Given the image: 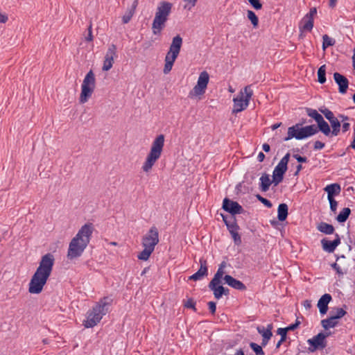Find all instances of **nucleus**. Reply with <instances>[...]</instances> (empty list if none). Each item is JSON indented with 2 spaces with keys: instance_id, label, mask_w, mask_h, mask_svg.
I'll use <instances>...</instances> for the list:
<instances>
[{
  "instance_id": "f257e3e1",
  "label": "nucleus",
  "mask_w": 355,
  "mask_h": 355,
  "mask_svg": "<svg viewBox=\"0 0 355 355\" xmlns=\"http://www.w3.org/2000/svg\"><path fill=\"white\" fill-rule=\"evenodd\" d=\"M54 256L48 253L42 257L39 266L32 276L29 283L28 292L39 294L50 277L54 265Z\"/></svg>"
},
{
  "instance_id": "f03ea898",
  "label": "nucleus",
  "mask_w": 355,
  "mask_h": 355,
  "mask_svg": "<svg viewBox=\"0 0 355 355\" xmlns=\"http://www.w3.org/2000/svg\"><path fill=\"white\" fill-rule=\"evenodd\" d=\"M93 231L94 225L92 223H86L81 227L69 243L67 255L69 260L77 259L83 254L90 241Z\"/></svg>"
},
{
  "instance_id": "7ed1b4c3",
  "label": "nucleus",
  "mask_w": 355,
  "mask_h": 355,
  "mask_svg": "<svg viewBox=\"0 0 355 355\" xmlns=\"http://www.w3.org/2000/svg\"><path fill=\"white\" fill-rule=\"evenodd\" d=\"M164 146V136L159 135L153 140L149 153L142 165V170L149 173L157 161L160 158Z\"/></svg>"
},
{
  "instance_id": "20e7f679",
  "label": "nucleus",
  "mask_w": 355,
  "mask_h": 355,
  "mask_svg": "<svg viewBox=\"0 0 355 355\" xmlns=\"http://www.w3.org/2000/svg\"><path fill=\"white\" fill-rule=\"evenodd\" d=\"M172 4L169 2L162 1L159 3L152 24V31L154 35H158L164 28L171 11Z\"/></svg>"
},
{
  "instance_id": "39448f33",
  "label": "nucleus",
  "mask_w": 355,
  "mask_h": 355,
  "mask_svg": "<svg viewBox=\"0 0 355 355\" xmlns=\"http://www.w3.org/2000/svg\"><path fill=\"white\" fill-rule=\"evenodd\" d=\"M182 45V38L181 36L179 35L175 36L165 57V64L163 69L164 74H168L171 71L173 64L180 52Z\"/></svg>"
},
{
  "instance_id": "423d86ee",
  "label": "nucleus",
  "mask_w": 355,
  "mask_h": 355,
  "mask_svg": "<svg viewBox=\"0 0 355 355\" xmlns=\"http://www.w3.org/2000/svg\"><path fill=\"white\" fill-rule=\"evenodd\" d=\"M109 302L107 299L101 300L87 314V320L84 322L86 328H91L96 326L107 311Z\"/></svg>"
},
{
  "instance_id": "0eeeda50",
  "label": "nucleus",
  "mask_w": 355,
  "mask_h": 355,
  "mask_svg": "<svg viewBox=\"0 0 355 355\" xmlns=\"http://www.w3.org/2000/svg\"><path fill=\"white\" fill-rule=\"evenodd\" d=\"M318 132V128L314 125L302 127V124L297 123L288 128L287 136L284 139V140L288 141L293 138L301 140L314 135Z\"/></svg>"
},
{
  "instance_id": "6e6552de",
  "label": "nucleus",
  "mask_w": 355,
  "mask_h": 355,
  "mask_svg": "<svg viewBox=\"0 0 355 355\" xmlns=\"http://www.w3.org/2000/svg\"><path fill=\"white\" fill-rule=\"evenodd\" d=\"M96 86V78L94 73L90 70L83 79L81 85V93L80 95V103H85L92 96Z\"/></svg>"
},
{
  "instance_id": "1a4fd4ad",
  "label": "nucleus",
  "mask_w": 355,
  "mask_h": 355,
  "mask_svg": "<svg viewBox=\"0 0 355 355\" xmlns=\"http://www.w3.org/2000/svg\"><path fill=\"white\" fill-rule=\"evenodd\" d=\"M253 95L250 86H246L241 90L238 96L233 99V113H238L244 110L249 105L250 100Z\"/></svg>"
},
{
  "instance_id": "9d476101",
  "label": "nucleus",
  "mask_w": 355,
  "mask_h": 355,
  "mask_svg": "<svg viewBox=\"0 0 355 355\" xmlns=\"http://www.w3.org/2000/svg\"><path fill=\"white\" fill-rule=\"evenodd\" d=\"M209 81V75L206 71H202L198 78L197 84L189 92V96L191 98L202 96L205 93L207 85Z\"/></svg>"
},
{
  "instance_id": "9b49d317",
  "label": "nucleus",
  "mask_w": 355,
  "mask_h": 355,
  "mask_svg": "<svg viewBox=\"0 0 355 355\" xmlns=\"http://www.w3.org/2000/svg\"><path fill=\"white\" fill-rule=\"evenodd\" d=\"M289 158L290 154L287 153L275 166L272 173V182L275 186L278 185L283 180L284 175L288 168Z\"/></svg>"
},
{
  "instance_id": "f8f14e48",
  "label": "nucleus",
  "mask_w": 355,
  "mask_h": 355,
  "mask_svg": "<svg viewBox=\"0 0 355 355\" xmlns=\"http://www.w3.org/2000/svg\"><path fill=\"white\" fill-rule=\"evenodd\" d=\"M159 243V232L155 227H151L148 233L143 237V247L154 250L155 245Z\"/></svg>"
},
{
  "instance_id": "ddd939ff",
  "label": "nucleus",
  "mask_w": 355,
  "mask_h": 355,
  "mask_svg": "<svg viewBox=\"0 0 355 355\" xmlns=\"http://www.w3.org/2000/svg\"><path fill=\"white\" fill-rule=\"evenodd\" d=\"M330 335V333L320 332L318 335L313 336L311 339L308 340L310 345L313 347L314 351L317 349H324L326 347V338Z\"/></svg>"
},
{
  "instance_id": "4468645a",
  "label": "nucleus",
  "mask_w": 355,
  "mask_h": 355,
  "mask_svg": "<svg viewBox=\"0 0 355 355\" xmlns=\"http://www.w3.org/2000/svg\"><path fill=\"white\" fill-rule=\"evenodd\" d=\"M223 209L232 215L241 214L243 211V207L235 201L225 198L223 202Z\"/></svg>"
},
{
  "instance_id": "2eb2a0df",
  "label": "nucleus",
  "mask_w": 355,
  "mask_h": 355,
  "mask_svg": "<svg viewBox=\"0 0 355 355\" xmlns=\"http://www.w3.org/2000/svg\"><path fill=\"white\" fill-rule=\"evenodd\" d=\"M340 243V239L338 234H336V239L333 241H329L326 239L321 240L322 249L329 253L333 252Z\"/></svg>"
},
{
  "instance_id": "dca6fc26",
  "label": "nucleus",
  "mask_w": 355,
  "mask_h": 355,
  "mask_svg": "<svg viewBox=\"0 0 355 355\" xmlns=\"http://www.w3.org/2000/svg\"><path fill=\"white\" fill-rule=\"evenodd\" d=\"M334 78L339 87V92L341 94L346 93L349 85V81L347 78L342 74L336 72L334 73Z\"/></svg>"
},
{
  "instance_id": "f3484780",
  "label": "nucleus",
  "mask_w": 355,
  "mask_h": 355,
  "mask_svg": "<svg viewBox=\"0 0 355 355\" xmlns=\"http://www.w3.org/2000/svg\"><path fill=\"white\" fill-rule=\"evenodd\" d=\"M332 297L330 294H324L318 300L317 306L321 314H325L328 311V304L331 301Z\"/></svg>"
},
{
  "instance_id": "a211bd4d",
  "label": "nucleus",
  "mask_w": 355,
  "mask_h": 355,
  "mask_svg": "<svg viewBox=\"0 0 355 355\" xmlns=\"http://www.w3.org/2000/svg\"><path fill=\"white\" fill-rule=\"evenodd\" d=\"M221 280L214 281V279L209 284V288L214 292V297L216 299H220L225 293V288L220 285Z\"/></svg>"
},
{
  "instance_id": "6ab92c4d",
  "label": "nucleus",
  "mask_w": 355,
  "mask_h": 355,
  "mask_svg": "<svg viewBox=\"0 0 355 355\" xmlns=\"http://www.w3.org/2000/svg\"><path fill=\"white\" fill-rule=\"evenodd\" d=\"M225 283L233 288L243 291L246 288L245 286L239 280H237L229 275L223 277Z\"/></svg>"
},
{
  "instance_id": "aec40b11",
  "label": "nucleus",
  "mask_w": 355,
  "mask_h": 355,
  "mask_svg": "<svg viewBox=\"0 0 355 355\" xmlns=\"http://www.w3.org/2000/svg\"><path fill=\"white\" fill-rule=\"evenodd\" d=\"M207 275V268L206 266V261L200 260V268L193 275L189 277L190 280L197 281L201 279L205 276Z\"/></svg>"
},
{
  "instance_id": "412c9836",
  "label": "nucleus",
  "mask_w": 355,
  "mask_h": 355,
  "mask_svg": "<svg viewBox=\"0 0 355 355\" xmlns=\"http://www.w3.org/2000/svg\"><path fill=\"white\" fill-rule=\"evenodd\" d=\"M324 190L327 193V198L333 199L334 196L340 193L341 188L340 184L336 183L327 185L324 187Z\"/></svg>"
},
{
  "instance_id": "4be33fe9",
  "label": "nucleus",
  "mask_w": 355,
  "mask_h": 355,
  "mask_svg": "<svg viewBox=\"0 0 355 355\" xmlns=\"http://www.w3.org/2000/svg\"><path fill=\"white\" fill-rule=\"evenodd\" d=\"M227 227L234 241V243L236 245H239L241 243V239L237 232L239 229L237 225L232 222V223H227Z\"/></svg>"
},
{
  "instance_id": "5701e85b",
  "label": "nucleus",
  "mask_w": 355,
  "mask_h": 355,
  "mask_svg": "<svg viewBox=\"0 0 355 355\" xmlns=\"http://www.w3.org/2000/svg\"><path fill=\"white\" fill-rule=\"evenodd\" d=\"M117 57L116 46L112 44L109 46L107 51L105 55L104 60L114 62V59Z\"/></svg>"
},
{
  "instance_id": "b1692460",
  "label": "nucleus",
  "mask_w": 355,
  "mask_h": 355,
  "mask_svg": "<svg viewBox=\"0 0 355 355\" xmlns=\"http://www.w3.org/2000/svg\"><path fill=\"white\" fill-rule=\"evenodd\" d=\"M313 26V19L310 18L309 17L304 16L302 19L300 24V29L301 31H311Z\"/></svg>"
},
{
  "instance_id": "393cba45",
  "label": "nucleus",
  "mask_w": 355,
  "mask_h": 355,
  "mask_svg": "<svg viewBox=\"0 0 355 355\" xmlns=\"http://www.w3.org/2000/svg\"><path fill=\"white\" fill-rule=\"evenodd\" d=\"M260 182V189L263 192L267 191L269 189L271 184L273 183L272 180H270L269 175L266 173H263L261 176Z\"/></svg>"
},
{
  "instance_id": "a878e982",
  "label": "nucleus",
  "mask_w": 355,
  "mask_h": 355,
  "mask_svg": "<svg viewBox=\"0 0 355 355\" xmlns=\"http://www.w3.org/2000/svg\"><path fill=\"white\" fill-rule=\"evenodd\" d=\"M288 205L285 203H282L278 206L277 218L279 221L286 220L288 216Z\"/></svg>"
},
{
  "instance_id": "bb28decb",
  "label": "nucleus",
  "mask_w": 355,
  "mask_h": 355,
  "mask_svg": "<svg viewBox=\"0 0 355 355\" xmlns=\"http://www.w3.org/2000/svg\"><path fill=\"white\" fill-rule=\"evenodd\" d=\"M338 320L333 315L329 317V318L324 319L321 321L322 327L324 329H328L329 328H334L338 324Z\"/></svg>"
},
{
  "instance_id": "cd10ccee",
  "label": "nucleus",
  "mask_w": 355,
  "mask_h": 355,
  "mask_svg": "<svg viewBox=\"0 0 355 355\" xmlns=\"http://www.w3.org/2000/svg\"><path fill=\"white\" fill-rule=\"evenodd\" d=\"M318 230L326 234H331L334 232V227L333 225L326 223H320L318 227Z\"/></svg>"
},
{
  "instance_id": "c85d7f7f",
  "label": "nucleus",
  "mask_w": 355,
  "mask_h": 355,
  "mask_svg": "<svg viewBox=\"0 0 355 355\" xmlns=\"http://www.w3.org/2000/svg\"><path fill=\"white\" fill-rule=\"evenodd\" d=\"M272 325L271 324H268L267 328L265 329L264 327H257L258 332L261 334L263 338H270L272 336Z\"/></svg>"
},
{
  "instance_id": "c756f323",
  "label": "nucleus",
  "mask_w": 355,
  "mask_h": 355,
  "mask_svg": "<svg viewBox=\"0 0 355 355\" xmlns=\"http://www.w3.org/2000/svg\"><path fill=\"white\" fill-rule=\"evenodd\" d=\"M351 213V210L349 208H344L338 215L336 219L339 223H343L347 220L349 214Z\"/></svg>"
},
{
  "instance_id": "7c9ffc66",
  "label": "nucleus",
  "mask_w": 355,
  "mask_h": 355,
  "mask_svg": "<svg viewBox=\"0 0 355 355\" xmlns=\"http://www.w3.org/2000/svg\"><path fill=\"white\" fill-rule=\"evenodd\" d=\"M226 262L225 261H223L220 266H219V268L216 272V273L214 275V281L216 282V281H218V280H221L223 277V275L225 274V271H224V269L226 267Z\"/></svg>"
},
{
  "instance_id": "2f4dec72",
  "label": "nucleus",
  "mask_w": 355,
  "mask_h": 355,
  "mask_svg": "<svg viewBox=\"0 0 355 355\" xmlns=\"http://www.w3.org/2000/svg\"><path fill=\"white\" fill-rule=\"evenodd\" d=\"M153 251V249L144 247V250L138 254L137 257L140 260L147 261Z\"/></svg>"
},
{
  "instance_id": "473e14b6",
  "label": "nucleus",
  "mask_w": 355,
  "mask_h": 355,
  "mask_svg": "<svg viewBox=\"0 0 355 355\" xmlns=\"http://www.w3.org/2000/svg\"><path fill=\"white\" fill-rule=\"evenodd\" d=\"M318 130H320L324 135L328 136L331 133V129L329 124L323 120L318 124Z\"/></svg>"
},
{
  "instance_id": "72a5a7b5",
  "label": "nucleus",
  "mask_w": 355,
  "mask_h": 355,
  "mask_svg": "<svg viewBox=\"0 0 355 355\" xmlns=\"http://www.w3.org/2000/svg\"><path fill=\"white\" fill-rule=\"evenodd\" d=\"M331 123V125L332 127V135L334 136H337L340 132V123L338 120V119L336 118L334 120L331 121L329 122Z\"/></svg>"
},
{
  "instance_id": "f704fd0d",
  "label": "nucleus",
  "mask_w": 355,
  "mask_h": 355,
  "mask_svg": "<svg viewBox=\"0 0 355 355\" xmlns=\"http://www.w3.org/2000/svg\"><path fill=\"white\" fill-rule=\"evenodd\" d=\"M326 67L325 65L321 66L318 71V82L321 84L325 83L326 81Z\"/></svg>"
},
{
  "instance_id": "c9c22d12",
  "label": "nucleus",
  "mask_w": 355,
  "mask_h": 355,
  "mask_svg": "<svg viewBox=\"0 0 355 355\" xmlns=\"http://www.w3.org/2000/svg\"><path fill=\"white\" fill-rule=\"evenodd\" d=\"M323 43H322V49L325 50L328 46H331L334 45L335 40L329 37L327 35H324L322 36Z\"/></svg>"
},
{
  "instance_id": "e433bc0d",
  "label": "nucleus",
  "mask_w": 355,
  "mask_h": 355,
  "mask_svg": "<svg viewBox=\"0 0 355 355\" xmlns=\"http://www.w3.org/2000/svg\"><path fill=\"white\" fill-rule=\"evenodd\" d=\"M248 18L250 20L251 23L252 24L254 27H257L258 26L259 19L255 13L252 10H248Z\"/></svg>"
},
{
  "instance_id": "4c0bfd02",
  "label": "nucleus",
  "mask_w": 355,
  "mask_h": 355,
  "mask_svg": "<svg viewBox=\"0 0 355 355\" xmlns=\"http://www.w3.org/2000/svg\"><path fill=\"white\" fill-rule=\"evenodd\" d=\"M320 111L329 122L336 118L334 116V113L328 109L320 110Z\"/></svg>"
},
{
  "instance_id": "58836bf2",
  "label": "nucleus",
  "mask_w": 355,
  "mask_h": 355,
  "mask_svg": "<svg viewBox=\"0 0 355 355\" xmlns=\"http://www.w3.org/2000/svg\"><path fill=\"white\" fill-rule=\"evenodd\" d=\"M250 346L257 355H264V352L260 345L254 343H251Z\"/></svg>"
},
{
  "instance_id": "ea45409f",
  "label": "nucleus",
  "mask_w": 355,
  "mask_h": 355,
  "mask_svg": "<svg viewBox=\"0 0 355 355\" xmlns=\"http://www.w3.org/2000/svg\"><path fill=\"white\" fill-rule=\"evenodd\" d=\"M134 10L130 9L126 11V12L125 13L122 18L123 24H127L130 21V20L131 19L132 17L134 15Z\"/></svg>"
},
{
  "instance_id": "a19ab883",
  "label": "nucleus",
  "mask_w": 355,
  "mask_h": 355,
  "mask_svg": "<svg viewBox=\"0 0 355 355\" xmlns=\"http://www.w3.org/2000/svg\"><path fill=\"white\" fill-rule=\"evenodd\" d=\"M346 311L343 309L342 308H336V313L332 315L336 319L338 320V319L343 318L345 314Z\"/></svg>"
},
{
  "instance_id": "79ce46f5",
  "label": "nucleus",
  "mask_w": 355,
  "mask_h": 355,
  "mask_svg": "<svg viewBox=\"0 0 355 355\" xmlns=\"http://www.w3.org/2000/svg\"><path fill=\"white\" fill-rule=\"evenodd\" d=\"M113 64L114 63L111 62L110 61H107V60H103V67H102V70L103 71H109L110 69H112V67L113 66Z\"/></svg>"
},
{
  "instance_id": "37998d69",
  "label": "nucleus",
  "mask_w": 355,
  "mask_h": 355,
  "mask_svg": "<svg viewBox=\"0 0 355 355\" xmlns=\"http://www.w3.org/2000/svg\"><path fill=\"white\" fill-rule=\"evenodd\" d=\"M287 332L288 331L286 328H279L277 329V334L281 336L282 341L286 340Z\"/></svg>"
},
{
  "instance_id": "c03bdc74",
  "label": "nucleus",
  "mask_w": 355,
  "mask_h": 355,
  "mask_svg": "<svg viewBox=\"0 0 355 355\" xmlns=\"http://www.w3.org/2000/svg\"><path fill=\"white\" fill-rule=\"evenodd\" d=\"M257 199L261 202L265 206L270 208L272 207V203L266 198H263L260 195H257Z\"/></svg>"
},
{
  "instance_id": "a18cd8bd",
  "label": "nucleus",
  "mask_w": 355,
  "mask_h": 355,
  "mask_svg": "<svg viewBox=\"0 0 355 355\" xmlns=\"http://www.w3.org/2000/svg\"><path fill=\"white\" fill-rule=\"evenodd\" d=\"M248 1L256 10H260L262 8V4L259 0H248Z\"/></svg>"
},
{
  "instance_id": "49530a36",
  "label": "nucleus",
  "mask_w": 355,
  "mask_h": 355,
  "mask_svg": "<svg viewBox=\"0 0 355 355\" xmlns=\"http://www.w3.org/2000/svg\"><path fill=\"white\" fill-rule=\"evenodd\" d=\"M187 3L184 6L185 8H187L188 10H191V8H193L196 3L197 0H184Z\"/></svg>"
},
{
  "instance_id": "de8ad7c7",
  "label": "nucleus",
  "mask_w": 355,
  "mask_h": 355,
  "mask_svg": "<svg viewBox=\"0 0 355 355\" xmlns=\"http://www.w3.org/2000/svg\"><path fill=\"white\" fill-rule=\"evenodd\" d=\"M329 202V204H330V209L332 211L335 212L336 211V209H337V206H338V202L334 200V198L333 199H328Z\"/></svg>"
},
{
  "instance_id": "09e8293b",
  "label": "nucleus",
  "mask_w": 355,
  "mask_h": 355,
  "mask_svg": "<svg viewBox=\"0 0 355 355\" xmlns=\"http://www.w3.org/2000/svg\"><path fill=\"white\" fill-rule=\"evenodd\" d=\"M184 306L187 308H191L195 309V302L192 299H189L184 302Z\"/></svg>"
},
{
  "instance_id": "8fccbe9b",
  "label": "nucleus",
  "mask_w": 355,
  "mask_h": 355,
  "mask_svg": "<svg viewBox=\"0 0 355 355\" xmlns=\"http://www.w3.org/2000/svg\"><path fill=\"white\" fill-rule=\"evenodd\" d=\"M307 114L311 118L314 119V117L318 114V112L315 110H313L311 108L306 109Z\"/></svg>"
},
{
  "instance_id": "3c124183",
  "label": "nucleus",
  "mask_w": 355,
  "mask_h": 355,
  "mask_svg": "<svg viewBox=\"0 0 355 355\" xmlns=\"http://www.w3.org/2000/svg\"><path fill=\"white\" fill-rule=\"evenodd\" d=\"M302 305L306 310H309L312 307L311 300H306L302 302Z\"/></svg>"
},
{
  "instance_id": "603ef678",
  "label": "nucleus",
  "mask_w": 355,
  "mask_h": 355,
  "mask_svg": "<svg viewBox=\"0 0 355 355\" xmlns=\"http://www.w3.org/2000/svg\"><path fill=\"white\" fill-rule=\"evenodd\" d=\"M324 147V144L320 141H316L314 143V149L315 150H320V149L323 148Z\"/></svg>"
},
{
  "instance_id": "864d4df0",
  "label": "nucleus",
  "mask_w": 355,
  "mask_h": 355,
  "mask_svg": "<svg viewBox=\"0 0 355 355\" xmlns=\"http://www.w3.org/2000/svg\"><path fill=\"white\" fill-rule=\"evenodd\" d=\"M209 309L212 314H214L216 309V303L214 302H209L208 303Z\"/></svg>"
},
{
  "instance_id": "5fc2aeb1",
  "label": "nucleus",
  "mask_w": 355,
  "mask_h": 355,
  "mask_svg": "<svg viewBox=\"0 0 355 355\" xmlns=\"http://www.w3.org/2000/svg\"><path fill=\"white\" fill-rule=\"evenodd\" d=\"M293 157L297 160L299 162H306L307 158L306 157H302L297 154L293 155Z\"/></svg>"
},
{
  "instance_id": "6e6d98bb",
  "label": "nucleus",
  "mask_w": 355,
  "mask_h": 355,
  "mask_svg": "<svg viewBox=\"0 0 355 355\" xmlns=\"http://www.w3.org/2000/svg\"><path fill=\"white\" fill-rule=\"evenodd\" d=\"M85 39L87 41H89V42L92 41V40H93L91 24L89 25V26L88 28V35L85 37Z\"/></svg>"
},
{
  "instance_id": "4d7b16f0",
  "label": "nucleus",
  "mask_w": 355,
  "mask_h": 355,
  "mask_svg": "<svg viewBox=\"0 0 355 355\" xmlns=\"http://www.w3.org/2000/svg\"><path fill=\"white\" fill-rule=\"evenodd\" d=\"M317 13V10L315 8H312L309 12L306 15V16L309 17L311 19H313V16Z\"/></svg>"
},
{
  "instance_id": "13d9d810",
  "label": "nucleus",
  "mask_w": 355,
  "mask_h": 355,
  "mask_svg": "<svg viewBox=\"0 0 355 355\" xmlns=\"http://www.w3.org/2000/svg\"><path fill=\"white\" fill-rule=\"evenodd\" d=\"M331 267L336 270L337 273H338L340 275L343 274L340 267L336 263H333L331 265Z\"/></svg>"
},
{
  "instance_id": "bf43d9fd",
  "label": "nucleus",
  "mask_w": 355,
  "mask_h": 355,
  "mask_svg": "<svg viewBox=\"0 0 355 355\" xmlns=\"http://www.w3.org/2000/svg\"><path fill=\"white\" fill-rule=\"evenodd\" d=\"M314 119L317 122L318 124L319 123H320V121H322L324 120L321 114H320L319 113L314 117Z\"/></svg>"
},
{
  "instance_id": "052dcab7",
  "label": "nucleus",
  "mask_w": 355,
  "mask_h": 355,
  "mask_svg": "<svg viewBox=\"0 0 355 355\" xmlns=\"http://www.w3.org/2000/svg\"><path fill=\"white\" fill-rule=\"evenodd\" d=\"M350 124L347 122H344L342 125V129L343 132H347L349 129Z\"/></svg>"
},
{
  "instance_id": "680f3d73",
  "label": "nucleus",
  "mask_w": 355,
  "mask_h": 355,
  "mask_svg": "<svg viewBox=\"0 0 355 355\" xmlns=\"http://www.w3.org/2000/svg\"><path fill=\"white\" fill-rule=\"evenodd\" d=\"M297 328V324H295V323L286 327V329H287L288 331H293V330L296 329Z\"/></svg>"
},
{
  "instance_id": "e2e57ef3",
  "label": "nucleus",
  "mask_w": 355,
  "mask_h": 355,
  "mask_svg": "<svg viewBox=\"0 0 355 355\" xmlns=\"http://www.w3.org/2000/svg\"><path fill=\"white\" fill-rule=\"evenodd\" d=\"M7 21H8L7 15L0 13V22L6 23Z\"/></svg>"
},
{
  "instance_id": "0e129e2a",
  "label": "nucleus",
  "mask_w": 355,
  "mask_h": 355,
  "mask_svg": "<svg viewBox=\"0 0 355 355\" xmlns=\"http://www.w3.org/2000/svg\"><path fill=\"white\" fill-rule=\"evenodd\" d=\"M257 159L259 162H263L265 159V155L262 152H260L257 156Z\"/></svg>"
},
{
  "instance_id": "69168bd1",
  "label": "nucleus",
  "mask_w": 355,
  "mask_h": 355,
  "mask_svg": "<svg viewBox=\"0 0 355 355\" xmlns=\"http://www.w3.org/2000/svg\"><path fill=\"white\" fill-rule=\"evenodd\" d=\"M262 148L265 152H269L270 150V147L269 144H263L262 146Z\"/></svg>"
},
{
  "instance_id": "338daca9",
  "label": "nucleus",
  "mask_w": 355,
  "mask_h": 355,
  "mask_svg": "<svg viewBox=\"0 0 355 355\" xmlns=\"http://www.w3.org/2000/svg\"><path fill=\"white\" fill-rule=\"evenodd\" d=\"M281 125H282V123H275L271 126V128L272 130H275L277 129L278 128H279L281 126Z\"/></svg>"
},
{
  "instance_id": "774afa93",
  "label": "nucleus",
  "mask_w": 355,
  "mask_h": 355,
  "mask_svg": "<svg viewBox=\"0 0 355 355\" xmlns=\"http://www.w3.org/2000/svg\"><path fill=\"white\" fill-rule=\"evenodd\" d=\"M350 147L353 149H355V132H354V139H353L352 142L351 143Z\"/></svg>"
}]
</instances>
